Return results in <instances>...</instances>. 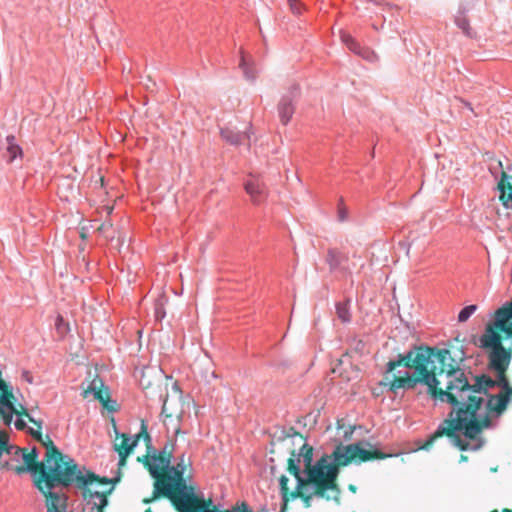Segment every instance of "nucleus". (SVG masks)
I'll return each instance as SVG.
<instances>
[{"label":"nucleus","instance_id":"obj_21","mask_svg":"<svg viewBox=\"0 0 512 512\" xmlns=\"http://www.w3.org/2000/svg\"><path fill=\"white\" fill-rule=\"evenodd\" d=\"M347 260V256L337 249H329L326 257V261L332 270L344 269L349 270L350 268L344 265Z\"/></svg>","mask_w":512,"mask_h":512},{"label":"nucleus","instance_id":"obj_23","mask_svg":"<svg viewBox=\"0 0 512 512\" xmlns=\"http://www.w3.org/2000/svg\"><path fill=\"white\" fill-rule=\"evenodd\" d=\"M455 24L463 31L466 36L471 38L475 36L474 30L470 26L469 19L463 13H460L456 16Z\"/></svg>","mask_w":512,"mask_h":512},{"label":"nucleus","instance_id":"obj_8","mask_svg":"<svg viewBox=\"0 0 512 512\" xmlns=\"http://www.w3.org/2000/svg\"><path fill=\"white\" fill-rule=\"evenodd\" d=\"M165 397L162 400V421L167 431H171L174 436L181 433V422L185 414L186 408H189L190 403L185 401L182 392L175 382L172 384V390L170 393L165 391Z\"/></svg>","mask_w":512,"mask_h":512},{"label":"nucleus","instance_id":"obj_30","mask_svg":"<svg viewBox=\"0 0 512 512\" xmlns=\"http://www.w3.org/2000/svg\"><path fill=\"white\" fill-rule=\"evenodd\" d=\"M292 13L301 14L303 5L298 0H288Z\"/></svg>","mask_w":512,"mask_h":512},{"label":"nucleus","instance_id":"obj_26","mask_svg":"<svg viewBox=\"0 0 512 512\" xmlns=\"http://www.w3.org/2000/svg\"><path fill=\"white\" fill-rule=\"evenodd\" d=\"M97 231L101 233L106 239H113L115 236V230L112 223L104 222L98 228Z\"/></svg>","mask_w":512,"mask_h":512},{"label":"nucleus","instance_id":"obj_7","mask_svg":"<svg viewBox=\"0 0 512 512\" xmlns=\"http://www.w3.org/2000/svg\"><path fill=\"white\" fill-rule=\"evenodd\" d=\"M502 330L497 325V310L494 313V322L486 326L485 333L481 337L482 347L489 349L488 367L495 372V379L503 380L507 375L508 367L512 359L511 348H505L502 343Z\"/></svg>","mask_w":512,"mask_h":512},{"label":"nucleus","instance_id":"obj_29","mask_svg":"<svg viewBox=\"0 0 512 512\" xmlns=\"http://www.w3.org/2000/svg\"><path fill=\"white\" fill-rule=\"evenodd\" d=\"M348 217V209L343 203V199H340L339 205H338V218L340 221H345Z\"/></svg>","mask_w":512,"mask_h":512},{"label":"nucleus","instance_id":"obj_39","mask_svg":"<svg viewBox=\"0 0 512 512\" xmlns=\"http://www.w3.org/2000/svg\"><path fill=\"white\" fill-rule=\"evenodd\" d=\"M467 460H468L467 456H465V455L460 456V461H467Z\"/></svg>","mask_w":512,"mask_h":512},{"label":"nucleus","instance_id":"obj_28","mask_svg":"<svg viewBox=\"0 0 512 512\" xmlns=\"http://www.w3.org/2000/svg\"><path fill=\"white\" fill-rule=\"evenodd\" d=\"M165 316V311H164V303H163V299H159L157 302H156V305H155V317L160 320L162 318H164Z\"/></svg>","mask_w":512,"mask_h":512},{"label":"nucleus","instance_id":"obj_25","mask_svg":"<svg viewBox=\"0 0 512 512\" xmlns=\"http://www.w3.org/2000/svg\"><path fill=\"white\" fill-rule=\"evenodd\" d=\"M336 313L338 318L346 323L350 321V312L347 303H339L336 306Z\"/></svg>","mask_w":512,"mask_h":512},{"label":"nucleus","instance_id":"obj_2","mask_svg":"<svg viewBox=\"0 0 512 512\" xmlns=\"http://www.w3.org/2000/svg\"><path fill=\"white\" fill-rule=\"evenodd\" d=\"M470 377L463 371L460 377L459 408L451 410L437 430L421 446L428 450L442 437H447L461 451L482 448V432L491 427V414L500 416L512 398V386L507 375L502 381L482 374Z\"/></svg>","mask_w":512,"mask_h":512},{"label":"nucleus","instance_id":"obj_24","mask_svg":"<svg viewBox=\"0 0 512 512\" xmlns=\"http://www.w3.org/2000/svg\"><path fill=\"white\" fill-rule=\"evenodd\" d=\"M0 420L4 421V411L3 409H0ZM13 447H8V436L5 432H2L0 430V457L2 456L3 452L10 453V449Z\"/></svg>","mask_w":512,"mask_h":512},{"label":"nucleus","instance_id":"obj_41","mask_svg":"<svg viewBox=\"0 0 512 512\" xmlns=\"http://www.w3.org/2000/svg\"><path fill=\"white\" fill-rule=\"evenodd\" d=\"M349 489H350L351 491H353V492H355V491H356V487H355L354 485H350V486H349Z\"/></svg>","mask_w":512,"mask_h":512},{"label":"nucleus","instance_id":"obj_18","mask_svg":"<svg viewBox=\"0 0 512 512\" xmlns=\"http://www.w3.org/2000/svg\"><path fill=\"white\" fill-rule=\"evenodd\" d=\"M500 191L499 199L506 208H512V175L502 171L501 180L498 183Z\"/></svg>","mask_w":512,"mask_h":512},{"label":"nucleus","instance_id":"obj_13","mask_svg":"<svg viewBox=\"0 0 512 512\" xmlns=\"http://www.w3.org/2000/svg\"><path fill=\"white\" fill-rule=\"evenodd\" d=\"M84 393L85 396L88 393H93L95 399L101 402L103 407L108 411L114 412L117 410L116 402L110 399V392L107 387H103V383L100 379H94Z\"/></svg>","mask_w":512,"mask_h":512},{"label":"nucleus","instance_id":"obj_9","mask_svg":"<svg viewBox=\"0 0 512 512\" xmlns=\"http://www.w3.org/2000/svg\"><path fill=\"white\" fill-rule=\"evenodd\" d=\"M142 437L146 441L147 447L149 448L151 438L144 423H142L141 431L135 436L133 440H131L130 436L126 433H117L114 442V449L119 455L120 467L126 464L127 457L131 454L139 439Z\"/></svg>","mask_w":512,"mask_h":512},{"label":"nucleus","instance_id":"obj_15","mask_svg":"<svg viewBox=\"0 0 512 512\" xmlns=\"http://www.w3.org/2000/svg\"><path fill=\"white\" fill-rule=\"evenodd\" d=\"M139 462H142L150 472V468L156 467L160 473H166V470H169L172 456L170 454L164 453V451H160L157 454L153 455H144L142 457H138Z\"/></svg>","mask_w":512,"mask_h":512},{"label":"nucleus","instance_id":"obj_14","mask_svg":"<svg viewBox=\"0 0 512 512\" xmlns=\"http://www.w3.org/2000/svg\"><path fill=\"white\" fill-rule=\"evenodd\" d=\"M46 448L45 460L46 462H54L59 464L60 468L67 466L69 459H72L68 455H64L54 444L53 440L49 435H43L42 440H38Z\"/></svg>","mask_w":512,"mask_h":512},{"label":"nucleus","instance_id":"obj_43","mask_svg":"<svg viewBox=\"0 0 512 512\" xmlns=\"http://www.w3.org/2000/svg\"><path fill=\"white\" fill-rule=\"evenodd\" d=\"M145 512H153L151 508H147Z\"/></svg>","mask_w":512,"mask_h":512},{"label":"nucleus","instance_id":"obj_19","mask_svg":"<svg viewBox=\"0 0 512 512\" xmlns=\"http://www.w3.org/2000/svg\"><path fill=\"white\" fill-rule=\"evenodd\" d=\"M293 99L288 96L282 97L278 104V114L283 125H287L294 114Z\"/></svg>","mask_w":512,"mask_h":512},{"label":"nucleus","instance_id":"obj_5","mask_svg":"<svg viewBox=\"0 0 512 512\" xmlns=\"http://www.w3.org/2000/svg\"><path fill=\"white\" fill-rule=\"evenodd\" d=\"M192 461L185 453L179 456L175 466H170L166 473H160L156 467L150 468L154 478V489L150 497L144 498V504H150L160 497L169 499L178 512H204L203 498L195 494V487L185 480V473L190 470Z\"/></svg>","mask_w":512,"mask_h":512},{"label":"nucleus","instance_id":"obj_10","mask_svg":"<svg viewBox=\"0 0 512 512\" xmlns=\"http://www.w3.org/2000/svg\"><path fill=\"white\" fill-rule=\"evenodd\" d=\"M12 408H3L4 411V424L9 426L12 423L13 415H17L19 417H25L27 420L34 424L37 429H30L29 433L35 440H42V425L43 421L40 419H35L30 413L29 410L21 403H17V399L11 400Z\"/></svg>","mask_w":512,"mask_h":512},{"label":"nucleus","instance_id":"obj_16","mask_svg":"<svg viewBox=\"0 0 512 512\" xmlns=\"http://www.w3.org/2000/svg\"><path fill=\"white\" fill-rule=\"evenodd\" d=\"M497 325L507 337H512V300L497 309Z\"/></svg>","mask_w":512,"mask_h":512},{"label":"nucleus","instance_id":"obj_42","mask_svg":"<svg viewBox=\"0 0 512 512\" xmlns=\"http://www.w3.org/2000/svg\"><path fill=\"white\" fill-rule=\"evenodd\" d=\"M24 376L26 377V379H27L29 382H31V380L29 379V376H28V372H25V373H24Z\"/></svg>","mask_w":512,"mask_h":512},{"label":"nucleus","instance_id":"obj_17","mask_svg":"<svg viewBox=\"0 0 512 512\" xmlns=\"http://www.w3.org/2000/svg\"><path fill=\"white\" fill-rule=\"evenodd\" d=\"M341 40L345 45L357 55H360L364 59L368 61H374L377 59V56L374 51L369 48L361 47L360 44L348 33L341 32Z\"/></svg>","mask_w":512,"mask_h":512},{"label":"nucleus","instance_id":"obj_6","mask_svg":"<svg viewBox=\"0 0 512 512\" xmlns=\"http://www.w3.org/2000/svg\"><path fill=\"white\" fill-rule=\"evenodd\" d=\"M21 453L24 461L23 465L13 467V471L21 475L25 472H31L33 484L44 498V503H52L53 499L57 502L59 495L54 493L57 490V484L60 480L63 470L59 464L52 462L38 461V451L36 448L28 450L26 448L16 449V454Z\"/></svg>","mask_w":512,"mask_h":512},{"label":"nucleus","instance_id":"obj_1","mask_svg":"<svg viewBox=\"0 0 512 512\" xmlns=\"http://www.w3.org/2000/svg\"><path fill=\"white\" fill-rule=\"evenodd\" d=\"M295 437L304 440L301 433L290 427L288 432H283L281 436L271 441L270 454L289 455L287 471L297 481L295 489L290 490L288 478L285 475L280 476L279 486L283 502L280 512H285L288 503L296 499H301L305 508L311 507L314 497L339 504L341 490L337 478L340 467L347 466L352 462L362 463L393 456L372 449L369 442H358L349 445L340 444L331 455H323L313 464V447L303 443L299 453H296Z\"/></svg>","mask_w":512,"mask_h":512},{"label":"nucleus","instance_id":"obj_20","mask_svg":"<svg viewBox=\"0 0 512 512\" xmlns=\"http://www.w3.org/2000/svg\"><path fill=\"white\" fill-rule=\"evenodd\" d=\"M222 138L231 145H239L245 141H249L250 135L248 131L238 132L231 128L221 129Z\"/></svg>","mask_w":512,"mask_h":512},{"label":"nucleus","instance_id":"obj_33","mask_svg":"<svg viewBox=\"0 0 512 512\" xmlns=\"http://www.w3.org/2000/svg\"><path fill=\"white\" fill-rule=\"evenodd\" d=\"M56 328L58 331L60 332H66L67 330V325L64 324V320H63V317L62 316H58L57 317V321H56Z\"/></svg>","mask_w":512,"mask_h":512},{"label":"nucleus","instance_id":"obj_40","mask_svg":"<svg viewBox=\"0 0 512 512\" xmlns=\"http://www.w3.org/2000/svg\"><path fill=\"white\" fill-rule=\"evenodd\" d=\"M112 209H113V207L107 206L106 207L107 213L110 214L112 212Z\"/></svg>","mask_w":512,"mask_h":512},{"label":"nucleus","instance_id":"obj_27","mask_svg":"<svg viewBox=\"0 0 512 512\" xmlns=\"http://www.w3.org/2000/svg\"><path fill=\"white\" fill-rule=\"evenodd\" d=\"M477 310L476 305H468L464 307L458 314L459 322H466L469 317Z\"/></svg>","mask_w":512,"mask_h":512},{"label":"nucleus","instance_id":"obj_3","mask_svg":"<svg viewBox=\"0 0 512 512\" xmlns=\"http://www.w3.org/2000/svg\"><path fill=\"white\" fill-rule=\"evenodd\" d=\"M462 375L463 370L448 349L417 346L387 363L381 385L396 393L399 389H414L421 383L428 387L431 398L456 410L459 408Z\"/></svg>","mask_w":512,"mask_h":512},{"label":"nucleus","instance_id":"obj_32","mask_svg":"<svg viewBox=\"0 0 512 512\" xmlns=\"http://www.w3.org/2000/svg\"><path fill=\"white\" fill-rule=\"evenodd\" d=\"M240 67L243 69V71H244V73H245V75H246V77L248 79H254L255 78L254 73H252V72H250L248 70L247 63H246V60H245L244 56H242V58H241Z\"/></svg>","mask_w":512,"mask_h":512},{"label":"nucleus","instance_id":"obj_37","mask_svg":"<svg viewBox=\"0 0 512 512\" xmlns=\"http://www.w3.org/2000/svg\"><path fill=\"white\" fill-rule=\"evenodd\" d=\"M490 512H499V511H498L497 509H494V510H492V511H490ZM502 512H512V509L504 508V509L502 510Z\"/></svg>","mask_w":512,"mask_h":512},{"label":"nucleus","instance_id":"obj_22","mask_svg":"<svg viewBox=\"0 0 512 512\" xmlns=\"http://www.w3.org/2000/svg\"><path fill=\"white\" fill-rule=\"evenodd\" d=\"M6 142H7L6 151H7L9 162L14 161L17 157H22V154H23L22 148L16 143L15 136H13V135L7 136Z\"/></svg>","mask_w":512,"mask_h":512},{"label":"nucleus","instance_id":"obj_34","mask_svg":"<svg viewBox=\"0 0 512 512\" xmlns=\"http://www.w3.org/2000/svg\"><path fill=\"white\" fill-rule=\"evenodd\" d=\"M15 427L18 429V430H24L26 428V423L25 421H23L22 419H17L15 421Z\"/></svg>","mask_w":512,"mask_h":512},{"label":"nucleus","instance_id":"obj_4","mask_svg":"<svg viewBox=\"0 0 512 512\" xmlns=\"http://www.w3.org/2000/svg\"><path fill=\"white\" fill-rule=\"evenodd\" d=\"M118 481L119 478L109 479L90 470L80 469L74 459H69L67 466L63 467L57 490H54V493L61 498L57 502L53 499L52 505L57 506L58 512H67L68 490L74 484L81 492L84 510L103 512L108 505V496L113 492L114 484Z\"/></svg>","mask_w":512,"mask_h":512},{"label":"nucleus","instance_id":"obj_31","mask_svg":"<svg viewBox=\"0 0 512 512\" xmlns=\"http://www.w3.org/2000/svg\"><path fill=\"white\" fill-rule=\"evenodd\" d=\"M161 450L164 451V453L170 454L173 457V452L175 450L174 440H168Z\"/></svg>","mask_w":512,"mask_h":512},{"label":"nucleus","instance_id":"obj_35","mask_svg":"<svg viewBox=\"0 0 512 512\" xmlns=\"http://www.w3.org/2000/svg\"><path fill=\"white\" fill-rule=\"evenodd\" d=\"M45 507L47 509V512H58L57 506L52 505V503L45 504Z\"/></svg>","mask_w":512,"mask_h":512},{"label":"nucleus","instance_id":"obj_11","mask_svg":"<svg viewBox=\"0 0 512 512\" xmlns=\"http://www.w3.org/2000/svg\"><path fill=\"white\" fill-rule=\"evenodd\" d=\"M139 381L147 398L162 400L164 392L167 390V383L163 385L160 377L151 380L149 370H143Z\"/></svg>","mask_w":512,"mask_h":512},{"label":"nucleus","instance_id":"obj_36","mask_svg":"<svg viewBox=\"0 0 512 512\" xmlns=\"http://www.w3.org/2000/svg\"><path fill=\"white\" fill-rule=\"evenodd\" d=\"M80 237L81 239L85 240L87 237H88V234H87V230L85 227H82L81 228V231H80Z\"/></svg>","mask_w":512,"mask_h":512},{"label":"nucleus","instance_id":"obj_38","mask_svg":"<svg viewBox=\"0 0 512 512\" xmlns=\"http://www.w3.org/2000/svg\"><path fill=\"white\" fill-rule=\"evenodd\" d=\"M341 422H342L341 420H338V421H337V428H338V429H342V428H343V426H344Z\"/></svg>","mask_w":512,"mask_h":512},{"label":"nucleus","instance_id":"obj_12","mask_svg":"<svg viewBox=\"0 0 512 512\" xmlns=\"http://www.w3.org/2000/svg\"><path fill=\"white\" fill-rule=\"evenodd\" d=\"M244 189L249 195L253 204L263 203L268 196V189L265 183L257 176L250 175L244 182Z\"/></svg>","mask_w":512,"mask_h":512}]
</instances>
